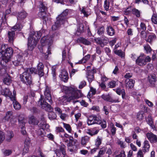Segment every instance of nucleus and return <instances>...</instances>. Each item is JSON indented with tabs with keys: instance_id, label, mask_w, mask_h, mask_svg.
Wrapping results in <instances>:
<instances>
[{
	"instance_id": "obj_10",
	"label": "nucleus",
	"mask_w": 157,
	"mask_h": 157,
	"mask_svg": "<svg viewBox=\"0 0 157 157\" xmlns=\"http://www.w3.org/2000/svg\"><path fill=\"white\" fill-rule=\"evenodd\" d=\"M38 41L32 37L31 34L28 39V47L29 50L32 51L36 46Z\"/></svg>"
},
{
	"instance_id": "obj_9",
	"label": "nucleus",
	"mask_w": 157,
	"mask_h": 157,
	"mask_svg": "<svg viewBox=\"0 0 157 157\" xmlns=\"http://www.w3.org/2000/svg\"><path fill=\"white\" fill-rule=\"evenodd\" d=\"M96 43L99 45L101 48H103L109 42V38L104 35H102L101 38L98 37L94 39Z\"/></svg>"
},
{
	"instance_id": "obj_5",
	"label": "nucleus",
	"mask_w": 157,
	"mask_h": 157,
	"mask_svg": "<svg viewBox=\"0 0 157 157\" xmlns=\"http://www.w3.org/2000/svg\"><path fill=\"white\" fill-rule=\"evenodd\" d=\"M68 10L66 9L57 17L56 21L55 24L52 27L53 30H55L58 29L61 25L64 24L67 21V16L68 14Z\"/></svg>"
},
{
	"instance_id": "obj_32",
	"label": "nucleus",
	"mask_w": 157,
	"mask_h": 157,
	"mask_svg": "<svg viewBox=\"0 0 157 157\" xmlns=\"http://www.w3.org/2000/svg\"><path fill=\"white\" fill-rule=\"evenodd\" d=\"M90 57V55L88 54L84 57L82 59L79 60L78 62L76 63V64H82L85 63L89 59Z\"/></svg>"
},
{
	"instance_id": "obj_40",
	"label": "nucleus",
	"mask_w": 157,
	"mask_h": 157,
	"mask_svg": "<svg viewBox=\"0 0 157 157\" xmlns=\"http://www.w3.org/2000/svg\"><path fill=\"white\" fill-rule=\"evenodd\" d=\"M147 123L153 129L155 128V126L153 124L152 118L151 117V116H148L147 120Z\"/></svg>"
},
{
	"instance_id": "obj_6",
	"label": "nucleus",
	"mask_w": 157,
	"mask_h": 157,
	"mask_svg": "<svg viewBox=\"0 0 157 157\" xmlns=\"http://www.w3.org/2000/svg\"><path fill=\"white\" fill-rule=\"evenodd\" d=\"M38 102L39 104H40L42 108H46L47 110L50 112L48 114V117L50 119L54 120L56 119L57 117L56 114L54 112H51L53 110V108L51 106V104H49L45 101L41 96Z\"/></svg>"
},
{
	"instance_id": "obj_17",
	"label": "nucleus",
	"mask_w": 157,
	"mask_h": 157,
	"mask_svg": "<svg viewBox=\"0 0 157 157\" xmlns=\"http://www.w3.org/2000/svg\"><path fill=\"white\" fill-rule=\"evenodd\" d=\"M44 65L41 62H39L37 66V72L36 74H38L40 77H41L44 75Z\"/></svg>"
},
{
	"instance_id": "obj_50",
	"label": "nucleus",
	"mask_w": 157,
	"mask_h": 157,
	"mask_svg": "<svg viewBox=\"0 0 157 157\" xmlns=\"http://www.w3.org/2000/svg\"><path fill=\"white\" fill-rule=\"evenodd\" d=\"M66 146L64 144H61L60 149L62 154L64 155H66Z\"/></svg>"
},
{
	"instance_id": "obj_13",
	"label": "nucleus",
	"mask_w": 157,
	"mask_h": 157,
	"mask_svg": "<svg viewBox=\"0 0 157 157\" xmlns=\"http://www.w3.org/2000/svg\"><path fill=\"white\" fill-rule=\"evenodd\" d=\"M144 58L145 54L143 53H140L136 60V64L140 66H144L146 65V63Z\"/></svg>"
},
{
	"instance_id": "obj_22",
	"label": "nucleus",
	"mask_w": 157,
	"mask_h": 157,
	"mask_svg": "<svg viewBox=\"0 0 157 157\" xmlns=\"http://www.w3.org/2000/svg\"><path fill=\"white\" fill-rule=\"evenodd\" d=\"M99 132L98 129H97L96 128H93L87 129L86 132L91 136H92L97 135Z\"/></svg>"
},
{
	"instance_id": "obj_62",
	"label": "nucleus",
	"mask_w": 157,
	"mask_h": 157,
	"mask_svg": "<svg viewBox=\"0 0 157 157\" xmlns=\"http://www.w3.org/2000/svg\"><path fill=\"white\" fill-rule=\"evenodd\" d=\"M5 138L4 132L0 130V144L4 140Z\"/></svg>"
},
{
	"instance_id": "obj_36",
	"label": "nucleus",
	"mask_w": 157,
	"mask_h": 157,
	"mask_svg": "<svg viewBox=\"0 0 157 157\" xmlns=\"http://www.w3.org/2000/svg\"><path fill=\"white\" fill-rule=\"evenodd\" d=\"M3 82L6 84L9 85L11 83V77L8 75H7L4 78Z\"/></svg>"
},
{
	"instance_id": "obj_28",
	"label": "nucleus",
	"mask_w": 157,
	"mask_h": 157,
	"mask_svg": "<svg viewBox=\"0 0 157 157\" xmlns=\"http://www.w3.org/2000/svg\"><path fill=\"white\" fill-rule=\"evenodd\" d=\"M13 117V112L9 111L6 113V115L4 117V119L6 121H9Z\"/></svg>"
},
{
	"instance_id": "obj_12",
	"label": "nucleus",
	"mask_w": 157,
	"mask_h": 157,
	"mask_svg": "<svg viewBox=\"0 0 157 157\" xmlns=\"http://www.w3.org/2000/svg\"><path fill=\"white\" fill-rule=\"evenodd\" d=\"M101 121L96 116H90L88 118L87 124L88 125L94 124H100Z\"/></svg>"
},
{
	"instance_id": "obj_38",
	"label": "nucleus",
	"mask_w": 157,
	"mask_h": 157,
	"mask_svg": "<svg viewBox=\"0 0 157 157\" xmlns=\"http://www.w3.org/2000/svg\"><path fill=\"white\" fill-rule=\"evenodd\" d=\"M146 23H145L144 22H142L140 23V28H137V29L139 32L140 30L145 31L146 30Z\"/></svg>"
},
{
	"instance_id": "obj_61",
	"label": "nucleus",
	"mask_w": 157,
	"mask_h": 157,
	"mask_svg": "<svg viewBox=\"0 0 157 157\" xmlns=\"http://www.w3.org/2000/svg\"><path fill=\"white\" fill-rule=\"evenodd\" d=\"M109 3L108 2L107 0H105L104 2V8L105 10L108 11L109 9Z\"/></svg>"
},
{
	"instance_id": "obj_51",
	"label": "nucleus",
	"mask_w": 157,
	"mask_h": 157,
	"mask_svg": "<svg viewBox=\"0 0 157 157\" xmlns=\"http://www.w3.org/2000/svg\"><path fill=\"white\" fill-rule=\"evenodd\" d=\"M117 82H116L115 81L112 80L111 81L109 82L108 83V86L109 88H114L116 87V85H117Z\"/></svg>"
},
{
	"instance_id": "obj_46",
	"label": "nucleus",
	"mask_w": 157,
	"mask_h": 157,
	"mask_svg": "<svg viewBox=\"0 0 157 157\" xmlns=\"http://www.w3.org/2000/svg\"><path fill=\"white\" fill-rule=\"evenodd\" d=\"M63 126L66 130L68 131V132L71 133L72 132V129L70 125L67 124H66L65 123L63 122Z\"/></svg>"
},
{
	"instance_id": "obj_42",
	"label": "nucleus",
	"mask_w": 157,
	"mask_h": 157,
	"mask_svg": "<svg viewBox=\"0 0 157 157\" xmlns=\"http://www.w3.org/2000/svg\"><path fill=\"white\" fill-rule=\"evenodd\" d=\"M80 10L81 13H83L84 16L86 17H87L89 16V13L87 9L85 7H82V9L80 8Z\"/></svg>"
},
{
	"instance_id": "obj_52",
	"label": "nucleus",
	"mask_w": 157,
	"mask_h": 157,
	"mask_svg": "<svg viewBox=\"0 0 157 157\" xmlns=\"http://www.w3.org/2000/svg\"><path fill=\"white\" fill-rule=\"evenodd\" d=\"M151 20L152 23L154 24H157V14L153 13L151 18Z\"/></svg>"
},
{
	"instance_id": "obj_44",
	"label": "nucleus",
	"mask_w": 157,
	"mask_h": 157,
	"mask_svg": "<svg viewBox=\"0 0 157 157\" xmlns=\"http://www.w3.org/2000/svg\"><path fill=\"white\" fill-rule=\"evenodd\" d=\"M133 8L130 6L127 7L124 12V14L128 15L132 13V10Z\"/></svg>"
},
{
	"instance_id": "obj_23",
	"label": "nucleus",
	"mask_w": 157,
	"mask_h": 157,
	"mask_svg": "<svg viewBox=\"0 0 157 157\" xmlns=\"http://www.w3.org/2000/svg\"><path fill=\"white\" fill-rule=\"evenodd\" d=\"M146 136L151 143L157 142V137L153 133H147L146 135Z\"/></svg>"
},
{
	"instance_id": "obj_57",
	"label": "nucleus",
	"mask_w": 157,
	"mask_h": 157,
	"mask_svg": "<svg viewBox=\"0 0 157 157\" xmlns=\"http://www.w3.org/2000/svg\"><path fill=\"white\" fill-rule=\"evenodd\" d=\"M127 34L128 36V39L129 40L130 36H132L133 35V29L129 28L127 31Z\"/></svg>"
},
{
	"instance_id": "obj_24",
	"label": "nucleus",
	"mask_w": 157,
	"mask_h": 157,
	"mask_svg": "<svg viewBox=\"0 0 157 157\" xmlns=\"http://www.w3.org/2000/svg\"><path fill=\"white\" fill-rule=\"evenodd\" d=\"M126 83V86L129 88H132L133 87L135 81L132 79H126L125 81Z\"/></svg>"
},
{
	"instance_id": "obj_33",
	"label": "nucleus",
	"mask_w": 157,
	"mask_h": 157,
	"mask_svg": "<svg viewBox=\"0 0 157 157\" xmlns=\"http://www.w3.org/2000/svg\"><path fill=\"white\" fill-rule=\"evenodd\" d=\"M10 92L9 89L6 88L2 90L1 93L6 97L8 96L10 98Z\"/></svg>"
},
{
	"instance_id": "obj_26",
	"label": "nucleus",
	"mask_w": 157,
	"mask_h": 157,
	"mask_svg": "<svg viewBox=\"0 0 157 157\" xmlns=\"http://www.w3.org/2000/svg\"><path fill=\"white\" fill-rule=\"evenodd\" d=\"M8 35L9 38V41L10 43H12L15 38V32L14 31H8Z\"/></svg>"
},
{
	"instance_id": "obj_41",
	"label": "nucleus",
	"mask_w": 157,
	"mask_h": 157,
	"mask_svg": "<svg viewBox=\"0 0 157 157\" xmlns=\"http://www.w3.org/2000/svg\"><path fill=\"white\" fill-rule=\"evenodd\" d=\"M14 136L13 133L12 131H9L7 132L6 136V140L8 142H10Z\"/></svg>"
},
{
	"instance_id": "obj_49",
	"label": "nucleus",
	"mask_w": 157,
	"mask_h": 157,
	"mask_svg": "<svg viewBox=\"0 0 157 157\" xmlns=\"http://www.w3.org/2000/svg\"><path fill=\"white\" fill-rule=\"evenodd\" d=\"M84 28L83 25L82 23L79 24L78 25L77 31L79 33L84 32Z\"/></svg>"
},
{
	"instance_id": "obj_64",
	"label": "nucleus",
	"mask_w": 157,
	"mask_h": 157,
	"mask_svg": "<svg viewBox=\"0 0 157 157\" xmlns=\"http://www.w3.org/2000/svg\"><path fill=\"white\" fill-rule=\"evenodd\" d=\"M115 157H126L125 152L124 150L121 151L120 154L116 155Z\"/></svg>"
},
{
	"instance_id": "obj_15",
	"label": "nucleus",
	"mask_w": 157,
	"mask_h": 157,
	"mask_svg": "<svg viewBox=\"0 0 157 157\" xmlns=\"http://www.w3.org/2000/svg\"><path fill=\"white\" fill-rule=\"evenodd\" d=\"M96 72V70L95 68H93L92 70H88L86 71V78L90 83L94 80V74Z\"/></svg>"
},
{
	"instance_id": "obj_8",
	"label": "nucleus",
	"mask_w": 157,
	"mask_h": 157,
	"mask_svg": "<svg viewBox=\"0 0 157 157\" xmlns=\"http://www.w3.org/2000/svg\"><path fill=\"white\" fill-rule=\"evenodd\" d=\"M40 12L38 13V16L41 18L43 21L46 22V20L48 19L46 17V11L47 10V7L42 2L40 3Z\"/></svg>"
},
{
	"instance_id": "obj_53",
	"label": "nucleus",
	"mask_w": 157,
	"mask_h": 157,
	"mask_svg": "<svg viewBox=\"0 0 157 157\" xmlns=\"http://www.w3.org/2000/svg\"><path fill=\"white\" fill-rule=\"evenodd\" d=\"M105 29L104 27H100L98 29L97 32L99 36L103 35Z\"/></svg>"
},
{
	"instance_id": "obj_30",
	"label": "nucleus",
	"mask_w": 157,
	"mask_h": 157,
	"mask_svg": "<svg viewBox=\"0 0 157 157\" xmlns=\"http://www.w3.org/2000/svg\"><path fill=\"white\" fill-rule=\"evenodd\" d=\"M107 34L110 36L114 35L115 33V30L111 26H108L106 29Z\"/></svg>"
},
{
	"instance_id": "obj_11",
	"label": "nucleus",
	"mask_w": 157,
	"mask_h": 157,
	"mask_svg": "<svg viewBox=\"0 0 157 157\" xmlns=\"http://www.w3.org/2000/svg\"><path fill=\"white\" fill-rule=\"evenodd\" d=\"M11 11L10 9L6 10L5 13L4 17H3L2 15H0V29L1 28H3L4 26H6L7 24L6 22V16L10 13Z\"/></svg>"
},
{
	"instance_id": "obj_16",
	"label": "nucleus",
	"mask_w": 157,
	"mask_h": 157,
	"mask_svg": "<svg viewBox=\"0 0 157 157\" xmlns=\"http://www.w3.org/2000/svg\"><path fill=\"white\" fill-rule=\"evenodd\" d=\"M101 98L104 100L112 103H117L120 101L119 99L118 98H117L115 99H113L112 98L110 95L109 94L107 95L102 94L101 96Z\"/></svg>"
},
{
	"instance_id": "obj_27",
	"label": "nucleus",
	"mask_w": 157,
	"mask_h": 157,
	"mask_svg": "<svg viewBox=\"0 0 157 157\" xmlns=\"http://www.w3.org/2000/svg\"><path fill=\"white\" fill-rule=\"evenodd\" d=\"M144 146L143 148V151L145 153L149 151L150 145L149 142L147 140H145L144 143Z\"/></svg>"
},
{
	"instance_id": "obj_60",
	"label": "nucleus",
	"mask_w": 157,
	"mask_h": 157,
	"mask_svg": "<svg viewBox=\"0 0 157 157\" xmlns=\"http://www.w3.org/2000/svg\"><path fill=\"white\" fill-rule=\"evenodd\" d=\"M144 154L143 150L139 149L137 153V157H144Z\"/></svg>"
},
{
	"instance_id": "obj_34",
	"label": "nucleus",
	"mask_w": 157,
	"mask_h": 157,
	"mask_svg": "<svg viewBox=\"0 0 157 157\" xmlns=\"http://www.w3.org/2000/svg\"><path fill=\"white\" fill-rule=\"evenodd\" d=\"M42 35V33L41 31L36 32L33 35L32 37L34 39H36L38 41L39 40Z\"/></svg>"
},
{
	"instance_id": "obj_19",
	"label": "nucleus",
	"mask_w": 157,
	"mask_h": 157,
	"mask_svg": "<svg viewBox=\"0 0 157 157\" xmlns=\"http://www.w3.org/2000/svg\"><path fill=\"white\" fill-rule=\"evenodd\" d=\"M59 77L61 80L64 82H67L68 80V76L67 71L63 70H62L61 74L59 75Z\"/></svg>"
},
{
	"instance_id": "obj_31",
	"label": "nucleus",
	"mask_w": 157,
	"mask_h": 157,
	"mask_svg": "<svg viewBox=\"0 0 157 157\" xmlns=\"http://www.w3.org/2000/svg\"><path fill=\"white\" fill-rule=\"evenodd\" d=\"M106 150V147H103L100 148L98 154L96 156H94V157H101L105 154Z\"/></svg>"
},
{
	"instance_id": "obj_47",
	"label": "nucleus",
	"mask_w": 157,
	"mask_h": 157,
	"mask_svg": "<svg viewBox=\"0 0 157 157\" xmlns=\"http://www.w3.org/2000/svg\"><path fill=\"white\" fill-rule=\"evenodd\" d=\"M115 54L120 56L121 58H123L124 56V54L121 50H116L114 51Z\"/></svg>"
},
{
	"instance_id": "obj_1",
	"label": "nucleus",
	"mask_w": 157,
	"mask_h": 157,
	"mask_svg": "<svg viewBox=\"0 0 157 157\" xmlns=\"http://www.w3.org/2000/svg\"><path fill=\"white\" fill-rule=\"evenodd\" d=\"M63 91L66 95L59 98L60 103L63 105H66L68 102L72 100L78 99L82 96V94L80 90L71 87L63 86Z\"/></svg>"
},
{
	"instance_id": "obj_21",
	"label": "nucleus",
	"mask_w": 157,
	"mask_h": 157,
	"mask_svg": "<svg viewBox=\"0 0 157 157\" xmlns=\"http://www.w3.org/2000/svg\"><path fill=\"white\" fill-rule=\"evenodd\" d=\"M148 79L150 84L154 86L156 81V77L154 74L149 75L148 77Z\"/></svg>"
},
{
	"instance_id": "obj_56",
	"label": "nucleus",
	"mask_w": 157,
	"mask_h": 157,
	"mask_svg": "<svg viewBox=\"0 0 157 157\" xmlns=\"http://www.w3.org/2000/svg\"><path fill=\"white\" fill-rule=\"evenodd\" d=\"M37 134L41 137L43 136L45 134L44 130L42 128L39 129L37 132Z\"/></svg>"
},
{
	"instance_id": "obj_25",
	"label": "nucleus",
	"mask_w": 157,
	"mask_h": 157,
	"mask_svg": "<svg viewBox=\"0 0 157 157\" xmlns=\"http://www.w3.org/2000/svg\"><path fill=\"white\" fill-rule=\"evenodd\" d=\"M156 38V35L153 33H150L148 38L146 40V41L150 43H151L153 41L155 40Z\"/></svg>"
},
{
	"instance_id": "obj_43",
	"label": "nucleus",
	"mask_w": 157,
	"mask_h": 157,
	"mask_svg": "<svg viewBox=\"0 0 157 157\" xmlns=\"http://www.w3.org/2000/svg\"><path fill=\"white\" fill-rule=\"evenodd\" d=\"M67 146L68 150L71 152H74L76 150V146L73 145L72 143H68Z\"/></svg>"
},
{
	"instance_id": "obj_3",
	"label": "nucleus",
	"mask_w": 157,
	"mask_h": 157,
	"mask_svg": "<svg viewBox=\"0 0 157 157\" xmlns=\"http://www.w3.org/2000/svg\"><path fill=\"white\" fill-rule=\"evenodd\" d=\"M1 55L2 57L1 62V64L4 65L10 60L13 52V50L11 47H7V45H2L1 47Z\"/></svg>"
},
{
	"instance_id": "obj_55",
	"label": "nucleus",
	"mask_w": 157,
	"mask_h": 157,
	"mask_svg": "<svg viewBox=\"0 0 157 157\" xmlns=\"http://www.w3.org/2000/svg\"><path fill=\"white\" fill-rule=\"evenodd\" d=\"M110 125L111 128V131L112 133V135L114 136L116 134V128L114 127V125L112 123L110 124Z\"/></svg>"
},
{
	"instance_id": "obj_14",
	"label": "nucleus",
	"mask_w": 157,
	"mask_h": 157,
	"mask_svg": "<svg viewBox=\"0 0 157 157\" xmlns=\"http://www.w3.org/2000/svg\"><path fill=\"white\" fill-rule=\"evenodd\" d=\"M44 94L46 100H48L50 104H52V101L51 97V89L50 87L48 86H46L44 92Z\"/></svg>"
},
{
	"instance_id": "obj_4",
	"label": "nucleus",
	"mask_w": 157,
	"mask_h": 157,
	"mask_svg": "<svg viewBox=\"0 0 157 157\" xmlns=\"http://www.w3.org/2000/svg\"><path fill=\"white\" fill-rule=\"evenodd\" d=\"M57 36V34L56 33L52 34V36H45L43 37L40 40V42L42 45L44 46L48 45V50L47 52L48 54L46 55L45 58L47 59L48 57V55L51 54V47L50 46L52 43L53 40L55 38V36Z\"/></svg>"
},
{
	"instance_id": "obj_54",
	"label": "nucleus",
	"mask_w": 157,
	"mask_h": 157,
	"mask_svg": "<svg viewBox=\"0 0 157 157\" xmlns=\"http://www.w3.org/2000/svg\"><path fill=\"white\" fill-rule=\"evenodd\" d=\"M144 50L146 51V53H148L149 52H150L152 50L151 47L150 45L147 44L144 46Z\"/></svg>"
},
{
	"instance_id": "obj_37",
	"label": "nucleus",
	"mask_w": 157,
	"mask_h": 157,
	"mask_svg": "<svg viewBox=\"0 0 157 157\" xmlns=\"http://www.w3.org/2000/svg\"><path fill=\"white\" fill-rule=\"evenodd\" d=\"M133 15H135L137 18H139L140 16L141 12L140 11L136 9L135 8H133L132 10V13Z\"/></svg>"
},
{
	"instance_id": "obj_20",
	"label": "nucleus",
	"mask_w": 157,
	"mask_h": 157,
	"mask_svg": "<svg viewBox=\"0 0 157 157\" xmlns=\"http://www.w3.org/2000/svg\"><path fill=\"white\" fill-rule=\"evenodd\" d=\"M39 121L33 115H30L28 117V123L30 124L33 125H37L39 123Z\"/></svg>"
},
{
	"instance_id": "obj_58",
	"label": "nucleus",
	"mask_w": 157,
	"mask_h": 157,
	"mask_svg": "<svg viewBox=\"0 0 157 157\" xmlns=\"http://www.w3.org/2000/svg\"><path fill=\"white\" fill-rule=\"evenodd\" d=\"M52 75L53 81L56 82V70L55 69L52 68Z\"/></svg>"
},
{
	"instance_id": "obj_59",
	"label": "nucleus",
	"mask_w": 157,
	"mask_h": 157,
	"mask_svg": "<svg viewBox=\"0 0 157 157\" xmlns=\"http://www.w3.org/2000/svg\"><path fill=\"white\" fill-rule=\"evenodd\" d=\"M56 132H57L59 133V135L61 134L60 132H64L65 131L64 129L61 127H56Z\"/></svg>"
},
{
	"instance_id": "obj_7",
	"label": "nucleus",
	"mask_w": 157,
	"mask_h": 157,
	"mask_svg": "<svg viewBox=\"0 0 157 157\" xmlns=\"http://www.w3.org/2000/svg\"><path fill=\"white\" fill-rule=\"evenodd\" d=\"M27 16V13L24 11L19 12L17 17V22L12 29L15 31H20L22 28V24L25 22L24 19Z\"/></svg>"
},
{
	"instance_id": "obj_63",
	"label": "nucleus",
	"mask_w": 157,
	"mask_h": 157,
	"mask_svg": "<svg viewBox=\"0 0 157 157\" xmlns=\"http://www.w3.org/2000/svg\"><path fill=\"white\" fill-rule=\"evenodd\" d=\"M104 50L107 55L109 57H110L111 55V50L108 47H105L104 48Z\"/></svg>"
},
{
	"instance_id": "obj_29",
	"label": "nucleus",
	"mask_w": 157,
	"mask_h": 157,
	"mask_svg": "<svg viewBox=\"0 0 157 157\" xmlns=\"http://www.w3.org/2000/svg\"><path fill=\"white\" fill-rule=\"evenodd\" d=\"M78 42L81 43L85 45H89L91 44V42L87 40L83 37H80L77 40Z\"/></svg>"
},
{
	"instance_id": "obj_39",
	"label": "nucleus",
	"mask_w": 157,
	"mask_h": 157,
	"mask_svg": "<svg viewBox=\"0 0 157 157\" xmlns=\"http://www.w3.org/2000/svg\"><path fill=\"white\" fill-rule=\"evenodd\" d=\"M11 101H13V103L14 108L17 110H19L21 108V105L20 103L16 100V99Z\"/></svg>"
},
{
	"instance_id": "obj_2",
	"label": "nucleus",
	"mask_w": 157,
	"mask_h": 157,
	"mask_svg": "<svg viewBox=\"0 0 157 157\" xmlns=\"http://www.w3.org/2000/svg\"><path fill=\"white\" fill-rule=\"evenodd\" d=\"M37 73L36 69L35 68L31 67L27 68L24 72L20 74V80L24 84L27 85H30L33 82L31 74Z\"/></svg>"
},
{
	"instance_id": "obj_48",
	"label": "nucleus",
	"mask_w": 157,
	"mask_h": 157,
	"mask_svg": "<svg viewBox=\"0 0 157 157\" xmlns=\"http://www.w3.org/2000/svg\"><path fill=\"white\" fill-rule=\"evenodd\" d=\"M144 112L143 111H141L138 112L137 115V118L139 120H141L143 119Z\"/></svg>"
},
{
	"instance_id": "obj_35",
	"label": "nucleus",
	"mask_w": 157,
	"mask_h": 157,
	"mask_svg": "<svg viewBox=\"0 0 157 157\" xmlns=\"http://www.w3.org/2000/svg\"><path fill=\"white\" fill-rule=\"evenodd\" d=\"M102 140V137L99 136H98L95 141V145L96 147H99L100 145L101 144Z\"/></svg>"
},
{
	"instance_id": "obj_18",
	"label": "nucleus",
	"mask_w": 157,
	"mask_h": 157,
	"mask_svg": "<svg viewBox=\"0 0 157 157\" xmlns=\"http://www.w3.org/2000/svg\"><path fill=\"white\" fill-rule=\"evenodd\" d=\"M16 60L13 61V63L15 66L19 65L20 63L24 61L23 56L22 53L17 54L16 56Z\"/></svg>"
},
{
	"instance_id": "obj_45",
	"label": "nucleus",
	"mask_w": 157,
	"mask_h": 157,
	"mask_svg": "<svg viewBox=\"0 0 157 157\" xmlns=\"http://www.w3.org/2000/svg\"><path fill=\"white\" fill-rule=\"evenodd\" d=\"M89 140V138L87 136H86L82 137L81 142V144L82 145H85L88 142Z\"/></svg>"
}]
</instances>
